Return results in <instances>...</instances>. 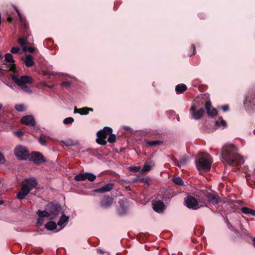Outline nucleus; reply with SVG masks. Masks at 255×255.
Instances as JSON below:
<instances>
[{
    "instance_id": "obj_1",
    "label": "nucleus",
    "mask_w": 255,
    "mask_h": 255,
    "mask_svg": "<svg viewBox=\"0 0 255 255\" xmlns=\"http://www.w3.org/2000/svg\"><path fill=\"white\" fill-rule=\"evenodd\" d=\"M222 156L224 162L230 166H238L244 162L243 158L237 152V148L233 144L223 147Z\"/></svg>"
},
{
    "instance_id": "obj_2",
    "label": "nucleus",
    "mask_w": 255,
    "mask_h": 255,
    "mask_svg": "<svg viewBox=\"0 0 255 255\" xmlns=\"http://www.w3.org/2000/svg\"><path fill=\"white\" fill-rule=\"evenodd\" d=\"M7 70L11 72L10 74L11 79L20 89L26 93H31V90L26 85L27 84L32 83L33 80L31 77L25 75L22 76L20 78H18L15 74L16 70L15 64H12L10 66H8V69Z\"/></svg>"
},
{
    "instance_id": "obj_3",
    "label": "nucleus",
    "mask_w": 255,
    "mask_h": 255,
    "mask_svg": "<svg viewBox=\"0 0 255 255\" xmlns=\"http://www.w3.org/2000/svg\"><path fill=\"white\" fill-rule=\"evenodd\" d=\"M37 181L35 178L25 179L21 182V188L16 194V197L19 200L23 199L31 190L37 185Z\"/></svg>"
},
{
    "instance_id": "obj_4",
    "label": "nucleus",
    "mask_w": 255,
    "mask_h": 255,
    "mask_svg": "<svg viewBox=\"0 0 255 255\" xmlns=\"http://www.w3.org/2000/svg\"><path fill=\"white\" fill-rule=\"evenodd\" d=\"M213 160L208 153H204L199 155L196 160V165L200 172H207L211 169Z\"/></svg>"
},
{
    "instance_id": "obj_5",
    "label": "nucleus",
    "mask_w": 255,
    "mask_h": 255,
    "mask_svg": "<svg viewBox=\"0 0 255 255\" xmlns=\"http://www.w3.org/2000/svg\"><path fill=\"white\" fill-rule=\"evenodd\" d=\"M14 154L20 160H26L30 155L28 148L21 145H17L14 148Z\"/></svg>"
},
{
    "instance_id": "obj_6",
    "label": "nucleus",
    "mask_w": 255,
    "mask_h": 255,
    "mask_svg": "<svg viewBox=\"0 0 255 255\" xmlns=\"http://www.w3.org/2000/svg\"><path fill=\"white\" fill-rule=\"evenodd\" d=\"M113 130L111 128L105 127L103 130H101L97 132V138L96 139V142L102 145H106L107 141L106 139L107 136L112 132Z\"/></svg>"
},
{
    "instance_id": "obj_7",
    "label": "nucleus",
    "mask_w": 255,
    "mask_h": 255,
    "mask_svg": "<svg viewBox=\"0 0 255 255\" xmlns=\"http://www.w3.org/2000/svg\"><path fill=\"white\" fill-rule=\"evenodd\" d=\"M185 205L189 209L192 210H197L200 208L202 205H200L199 202L197 199L194 196L189 195L184 200Z\"/></svg>"
},
{
    "instance_id": "obj_8",
    "label": "nucleus",
    "mask_w": 255,
    "mask_h": 255,
    "mask_svg": "<svg viewBox=\"0 0 255 255\" xmlns=\"http://www.w3.org/2000/svg\"><path fill=\"white\" fill-rule=\"evenodd\" d=\"M46 209L48 211L50 214L51 217L50 219L52 220L58 216L61 211V208L60 206L57 204L50 203L46 205Z\"/></svg>"
},
{
    "instance_id": "obj_9",
    "label": "nucleus",
    "mask_w": 255,
    "mask_h": 255,
    "mask_svg": "<svg viewBox=\"0 0 255 255\" xmlns=\"http://www.w3.org/2000/svg\"><path fill=\"white\" fill-rule=\"evenodd\" d=\"M29 156V161H33L36 165L40 164L45 161L43 154L38 151L31 152Z\"/></svg>"
},
{
    "instance_id": "obj_10",
    "label": "nucleus",
    "mask_w": 255,
    "mask_h": 255,
    "mask_svg": "<svg viewBox=\"0 0 255 255\" xmlns=\"http://www.w3.org/2000/svg\"><path fill=\"white\" fill-rule=\"evenodd\" d=\"M96 178V176L92 173L86 172L80 173L74 177V179L77 181H85L88 180L89 181H94Z\"/></svg>"
},
{
    "instance_id": "obj_11",
    "label": "nucleus",
    "mask_w": 255,
    "mask_h": 255,
    "mask_svg": "<svg viewBox=\"0 0 255 255\" xmlns=\"http://www.w3.org/2000/svg\"><path fill=\"white\" fill-rule=\"evenodd\" d=\"M208 201L213 205H216L219 202L220 197L217 193L206 192L204 194Z\"/></svg>"
},
{
    "instance_id": "obj_12",
    "label": "nucleus",
    "mask_w": 255,
    "mask_h": 255,
    "mask_svg": "<svg viewBox=\"0 0 255 255\" xmlns=\"http://www.w3.org/2000/svg\"><path fill=\"white\" fill-rule=\"evenodd\" d=\"M152 205L154 211L159 213H162L166 208L164 203L160 200L153 201Z\"/></svg>"
},
{
    "instance_id": "obj_13",
    "label": "nucleus",
    "mask_w": 255,
    "mask_h": 255,
    "mask_svg": "<svg viewBox=\"0 0 255 255\" xmlns=\"http://www.w3.org/2000/svg\"><path fill=\"white\" fill-rule=\"evenodd\" d=\"M205 108L208 115L211 117H214L218 114L217 110L213 108L210 101H208L205 103Z\"/></svg>"
},
{
    "instance_id": "obj_14",
    "label": "nucleus",
    "mask_w": 255,
    "mask_h": 255,
    "mask_svg": "<svg viewBox=\"0 0 255 255\" xmlns=\"http://www.w3.org/2000/svg\"><path fill=\"white\" fill-rule=\"evenodd\" d=\"M113 202V199L110 196H104L101 199L100 206L104 208H108L111 206Z\"/></svg>"
},
{
    "instance_id": "obj_15",
    "label": "nucleus",
    "mask_w": 255,
    "mask_h": 255,
    "mask_svg": "<svg viewBox=\"0 0 255 255\" xmlns=\"http://www.w3.org/2000/svg\"><path fill=\"white\" fill-rule=\"evenodd\" d=\"M190 111L193 118L195 120L200 119L205 113V110L203 108L196 110V107L194 106L191 107Z\"/></svg>"
},
{
    "instance_id": "obj_16",
    "label": "nucleus",
    "mask_w": 255,
    "mask_h": 255,
    "mask_svg": "<svg viewBox=\"0 0 255 255\" xmlns=\"http://www.w3.org/2000/svg\"><path fill=\"white\" fill-rule=\"evenodd\" d=\"M21 123L27 126H35L36 122L34 118L31 115H27L22 117Z\"/></svg>"
},
{
    "instance_id": "obj_17",
    "label": "nucleus",
    "mask_w": 255,
    "mask_h": 255,
    "mask_svg": "<svg viewBox=\"0 0 255 255\" xmlns=\"http://www.w3.org/2000/svg\"><path fill=\"white\" fill-rule=\"evenodd\" d=\"M246 107L253 109L255 106V99L253 96H248L244 101Z\"/></svg>"
},
{
    "instance_id": "obj_18",
    "label": "nucleus",
    "mask_w": 255,
    "mask_h": 255,
    "mask_svg": "<svg viewBox=\"0 0 255 255\" xmlns=\"http://www.w3.org/2000/svg\"><path fill=\"white\" fill-rule=\"evenodd\" d=\"M114 184L113 183H108L104 186L101 187L98 189L94 190V192L96 193H105L110 191L114 187Z\"/></svg>"
},
{
    "instance_id": "obj_19",
    "label": "nucleus",
    "mask_w": 255,
    "mask_h": 255,
    "mask_svg": "<svg viewBox=\"0 0 255 255\" xmlns=\"http://www.w3.org/2000/svg\"><path fill=\"white\" fill-rule=\"evenodd\" d=\"M94 110L93 108L88 107H83L82 108L78 109L76 107L74 108V113H79L81 115H88L90 111L93 112Z\"/></svg>"
},
{
    "instance_id": "obj_20",
    "label": "nucleus",
    "mask_w": 255,
    "mask_h": 255,
    "mask_svg": "<svg viewBox=\"0 0 255 255\" xmlns=\"http://www.w3.org/2000/svg\"><path fill=\"white\" fill-rule=\"evenodd\" d=\"M24 63L26 67H30L34 65L33 57L31 55H27L25 57Z\"/></svg>"
},
{
    "instance_id": "obj_21",
    "label": "nucleus",
    "mask_w": 255,
    "mask_h": 255,
    "mask_svg": "<svg viewBox=\"0 0 255 255\" xmlns=\"http://www.w3.org/2000/svg\"><path fill=\"white\" fill-rule=\"evenodd\" d=\"M163 143V141L156 140H152L149 141L147 140L145 141L146 146L147 147L154 146L158 145H161Z\"/></svg>"
},
{
    "instance_id": "obj_22",
    "label": "nucleus",
    "mask_w": 255,
    "mask_h": 255,
    "mask_svg": "<svg viewBox=\"0 0 255 255\" xmlns=\"http://www.w3.org/2000/svg\"><path fill=\"white\" fill-rule=\"evenodd\" d=\"M242 212L246 215L255 216V210L251 208L244 207L242 208Z\"/></svg>"
},
{
    "instance_id": "obj_23",
    "label": "nucleus",
    "mask_w": 255,
    "mask_h": 255,
    "mask_svg": "<svg viewBox=\"0 0 255 255\" xmlns=\"http://www.w3.org/2000/svg\"><path fill=\"white\" fill-rule=\"evenodd\" d=\"M45 228L50 231H53L57 228V225L53 221H49L45 225Z\"/></svg>"
},
{
    "instance_id": "obj_24",
    "label": "nucleus",
    "mask_w": 255,
    "mask_h": 255,
    "mask_svg": "<svg viewBox=\"0 0 255 255\" xmlns=\"http://www.w3.org/2000/svg\"><path fill=\"white\" fill-rule=\"evenodd\" d=\"M187 89L185 84H178L175 87V90L177 93H182Z\"/></svg>"
},
{
    "instance_id": "obj_25",
    "label": "nucleus",
    "mask_w": 255,
    "mask_h": 255,
    "mask_svg": "<svg viewBox=\"0 0 255 255\" xmlns=\"http://www.w3.org/2000/svg\"><path fill=\"white\" fill-rule=\"evenodd\" d=\"M37 214L40 217H50V214L49 212L48 211L44 210V211H41L40 210H38L36 212Z\"/></svg>"
},
{
    "instance_id": "obj_26",
    "label": "nucleus",
    "mask_w": 255,
    "mask_h": 255,
    "mask_svg": "<svg viewBox=\"0 0 255 255\" xmlns=\"http://www.w3.org/2000/svg\"><path fill=\"white\" fill-rule=\"evenodd\" d=\"M23 50L24 52L28 51L29 53L35 52V54H39V51L36 50L34 47L30 46H24L23 48Z\"/></svg>"
},
{
    "instance_id": "obj_27",
    "label": "nucleus",
    "mask_w": 255,
    "mask_h": 255,
    "mask_svg": "<svg viewBox=\"0 0 255 255\" xmlns=\"http://www.w3.org/2000/svg\"><path fill=\"white\" fill-rule=\"evenodd\" d=\"M69 218L65 215L63 214L60 217L59 220L57 222V225L59 226L62 225L64 223L67 222L68 221Z\"/></svg>"
},
{
    "instance_id": "obj_28",
    "label": "nucleus",
    "mask_w": 255,
    "mask_h": 255,
    "mask_svg": "<svg viewBox=\"0 0 255 255\" xmlns=\"http://www.w3.org/2000/svg\"><path fill=\"white\" fill-rule=\"evenodd\" d=\"M173 182L178 185H183L184 182L182 179L179 177H174L172 179Z\"/></svg>"
},
{
    "instance_id": "obj_29",
    "label": "nucleus",
    "mask_w": 255,
    "mask_h": 255,
    "mask_svg": "<svg viewBox=\"0 0 255 255\" xmlns=\"http://www.w3.org/2000/svg\"><path fill=\"white\" fill-rule=\"evenodd\" d=\"M5 60L6 62L13 63L14 60H13V56L10 53H6L5 54Z\"/></svg>"
},
{
    "instance_id": "obj_30",
    "label": "nucleus",
    "mask_w": 255,
    "mask_h": 255,
    "mask_svg": "<svg viewBox=\"0 0 255 255\" xmlns=\"http://www.w3.org/2000/svg\"><path fill=\"white\" fill-rule=\"evenodd\" d=\"M15 109L18 112H23L26 110V107L24 104H16Z\"/></svg>"
},
{
    "instance_id": "obj_31",
    "label": "nucleus",
    "mask_w": 255,
    "mask_h": 255,
    "mask_svg": "<svg viewBox=\"0 0 255 255\" xmlns=\"http://www.w3.org/2000/svg\"><path fill=\"white\" fill-rule=\"evenodd\" d=\"M151 168V166L149 165L148 163H145L143 167L140 171V173L143 174L146 172H147L150 170Z\"/></svg>"
},
{
    "instance_id": "obj_32",
    "label": "nucleus",
    "mask_w": 255,
    "mask_h": 255,
    "mask_svg": "<svg viewBox=\"0 0 255 255\" xmlns=\"http://www.w3.org/2000/svg\"><path fill=\"white\" fill-rule=\"evenodd\" d=\"M220 119H221L220 122H219L218 121H216L215 124V126L217 128H219L221 126H222L224 127H226L227 126V123H226V121H224V120H223L222 118H220Z\"/></svg>"
},
{
    "instance_id": "obj_33",
    "label": "nucleus",
    "mask_w": 255,
    "mask_h": 255,
    "mask_svg": "<svg viewBox=\"0 0 255 255\" xmlns=\"http://www.w3.org/2000/svg\"><path fill=\"white\" fill-rule=\"evenodd\" d=\"M187 161V158L186 156H184L180 159L178 161V166L184 165L186 164Z\"/></svg>"
},
{
    "instance_id": "obj_34",
    "label": "nucleus",
    "mask_w": 255,
    "mask_h": 255,
    "mask_svg": "<svg viewBox=\"0 0 255 255\" xmlns=\"http://www.w3.org/2000/svg\"><path fill=\"white\" fill-rule=\"evenodd\" d=\"M109 136L108 138V141L110 143H114L116 141V136L115 134L111 133L109 134Z\"/></svg>"
},
{
    "instance_id": "obj_35",
    "label": "nucleus",
    "mask_w": 255,
    "mask_h": 255,
    "mask_svg": "<svg viewBox=\"0 0 255 255\" xmlns=\"http://www.w3.org/2000/svg\"><path fill=\"white\" fill-rule=\"evenodd\" d=\"M227 225H228V228L232 230L233 231H234L235 233H236L237 234H240V232L238 230H237L234 226H233L232 224H231V223L228 221H227Z\"/></svg>"
},
{
    "instance_id": "obj_36",
    "label": "nucleus",
    "mask_w": 255,
    "mask_h": 255,
    "mask_svg": "<svg viewBox=\"0 0 255 255\" xmlns=\"http://www.w3.org/2000/svg\"><path fill=\"white\" fill-rule=\"evenodd\" d=\"M74 120L73 118L68 117V118H65L64 120L63 123L65 125H68V124H71L73 123L74 122Z\"/></svg>"
},
{
    "instance_id": "obj_37",
    "label": "nucleus",
    "mask_w": 255,
    "mask_h": 255,
    "mask_svg": "<svg viewBox=\"0 0 255 255\" xmlns=\"http://www.w3.org/2000/svg\"><path fill=\"white\" fill-rule=\"evenodd\" d=\"M18 42L20 45L23 46L26 45L27 42L26 38L20 37L18 39Z\"/></svg>"
},
{
    "instance_id": "obj_38",
    "label": "nucleus",
    "mask_w": 255,
    "mask_h": 255,
    "mask_svg": "<svg viewBox=\"0 0 255 255\" xmlns=\"http://www.w3.org/2000/svg\"><path fill=\"white\" fill-rule=\"evenodd\" d=\"M126 212V208L125 206H121L118 210V213L120 215H124Z\"/></svg>"
},
{
    "instance_id": "obj_39",
    "label": "nucleus",
    "mask_w": 255,
    "mask_h": 255,
    "mask_svg": "<svg viewBox=\"0 0 255 255\" xmlns=\"http://www.w3.org/2000/svg\"><path fill=\"white\" fill-rule=\"evenodd\" d=\"M139 166H130L128 167V169L130 171L132 172H137L140 170Z\"/></svg>"
},
{
    "instance_id": "obj_40",
    "label": "nucleus",
    "mask_w": 255,
    "mask_h": 255,
    "mask_svg": "<svg viewBox=\"0 0 255 255\" xmlns=\"http://www.w3.org/2000/svg\"><path fill=\"white\" fill-rule=\"evenodd\" d=\"M61 86L63 87H65L66 89H69L71 87V83L69 81H63L61 83Z\"/></svg>"
},
{
    "instance_id": "obj_41",
    "label": "nucleus",
    "mask_w": 255,
    "mask_h": 255,
    "mask_svg": "<svg viewBox=\"0 0 255 255\" xmlns=\"http://www.w3.org/2000/svg\"><path fill=\"white\" fill-rule=\"evenodd\" d=\"M20 49L18 47H13L10 50V52L13 54L18 53Z\"/></svg>"
},
{
    "instance_id": "obj_42",
    "label": "nucleus",
    "mask_w": 255,
    "mask_h": 255,
    "mask_svg": "<svg viewBox=\"0 0 255 255\" xmlns=\"http://www.w3.org/2000/svg\"><path fill=\"white\" fill-rule=\"evenodd\" d=\"M136 181H139L140 182H142V183H146L147 184H149V183H148L149 180H148V179H147V178H138L137 180H136Z\"/></svg>"
},
{
    "instance_id": "obj_43",
    "label": "nucleus",
    "mask_w": 255,
    "mask_h": 255,
    "mask_svg": "<svg viewBox=\"0 0 255 255\" xmlns=\"http://www.w3.org/2000/svg\"><path fill=\"white\" fill-rule=\"evenodd\" d=\"M38 141L42 145H45L46 144V141L41 136L38 138Z\"/></svg>"
},
{
    "instance_id": "obj_44",
    "label": "nucleus",
    "mask_w": 255,
    "mask_h": 255,
    "mask_svg": "<svg viewBox=\"0 0 255 255\" xmlns=\"http://www.w3.org/2000/svg\"><path fill=\"white\" fill-rule=\"evenodd\" d=\"M3 58V56L2 55H1V54H0V59H2ZM11 65H8L7 66V69H2V68H1L0 67V76L3 73V71H8L7 70L8 69V66H10Z\"/></svg>"
},
{
    "instance_id": "obj_45",
    "label": "nucleus",
    "mask_w": 255,
    "mask_h": 255,
    "mask_svg": "<svg viewBox=\"0 0 255 255\" xmlns=\"http://www.w3.org/2000/svg\"><path fill=\"white\" fill-rule=\"evenodd\" d=\"M190 49L192 51V53L191 54H189V56H191L193 55H195L196 54V49L194 44L191 45Z\"/></svg>"
},
{
    "instance_id": "obj_46",
    "label": "nucleus",
    "mask_w": 255,
    "mask_h": 255,
    "mask_svg": "<svg viewBox=\"0 0 255 255\" xmlns=\"http://www.w3.org/2000/svg\"><path fill=\"white\" fill-rule=\"evenodd\" d=\"M161 198L163 200L167 201L170 200V199L171 198V196H170L169 195H165L162 196Z\"/></svg>"
},
{
    "instance_id": "obj_47",
    "label": "nucleus",
    "mask_w": 255,
    "mask_h": 255,
    "mask_svg": "<svg viewBox=\"0 0 255 255\" xmlns=\"http://www.w3.org/2000/svg\"><path fill=\"white\" fill-rule=\"evenodd\" d=\"M5 161V160L3 155L0 152V164H3Z\"/></svg>"
},
{
    "instance_id": "obj_48",
    "label": "nucleus",
    "mask_w": 255,
    "mask_h": 255,
    "mask_svg": "<svg viewBox=\"0 0 255 255\" xmlns=\"http://www.w3.org/2000/svg\"><path fill=\"white\" fill-rule=\"evenodd\" d=\"M15 134L18 137H20L22 135H23V132L22 131H20V130H19V131H17L16 132H15Z\"/></svg>"
},
{
    "instance_id": "obj_49",
    "label": "nucleus",
    "mask_w": 255,
    "mask_h": 255,
    "mask_svg": "<svg viewBox=\"0 0 255 255\" xmlns=\"http://www.w3.org/2000/svg\"><path fill=\"white\" fill-rule=\"evenodd\" d=\"M222 109L223 111L226 112L229 110V107L227 105H225L222 107Z\"/></svg>"
},
{
    "instance_id": "obj_50",
    "label": "nucleus",
    "mask_w": 255,
    "mask_h": 255,
    "mask_svg": "<svg viewBox=\"0 0 255 255\" xmlns=\"http://www.w3.org/2000/svg\"><path fill=\"white\" fill-rule=\"evenodd\" d=\"M43 75L44 76L51 75H53V74H50V73L49 72L45 71H43Z\"/></svg>"
},
{
    "instance_id": "obj_51",
    "label": "nucleus",
    "mask_w": 255,
    "mask_h": 255,
    "mask_svg": "<svg viewBox=\"0 0 255 255\" xmlns=\"http://www.w3.org/2000/svg\"><path fill=\"white\" fill-rule=\"evenodd\" d=\"M62 142L66 146H70L71 144L67 141H62Z\"/></svg>"
},
{
    "instance_id": "obj_52",
    "label": "nucleus",
    "mask_w": 255,
    "mask_h": 255,
    "mask_svg": "<svg viewBox=\"0 0 255 255\" xmlns=\"http://www.w3.org/2000/svg\"><path fill=\"white\" fill-rule=\"evenodd\" d=\"M46 42H47V43H51V44H52V43H53V40H52L51 38H48V39H47L46 40Z\"/></svg>"
},
{
    "instance_id": "obj_53",
    "label": "nucleus",
    "mask_w": 255,
    "mask_h": 255,
    "mask_svg": "<svg viewBox=\"0 0 255 255\" xmlns=\"http://www.w3.org/2000/svg\"><path fill=\"white\" fill-rule=\"evenodd\" d=\"M7 21L9 22H11V21H12V17L11 16H8L7 18Z\"/></svg>"
},
{
    "instance_id": "obj_54",
    "label": "nucleus",
    "mask_w": 255,
    "mask_h": 255,
    "mask_svg": "<svg viewBox=\"0 0 255 255\" xmlns=\"http://www.w3.org/2000/svg\"><path fill=\"white\" fill-rule=\"evenodd\" d=\"M14 8L17 14H19V13H20V11H19V9H18V8L16 6H14Z\"/></svg>"
},
{
    "instance_id": "obj_55",
    "label": "nucleus",
    "mask_w": 255,
    "mask_h": 255,
    "mask_svg": "<svg viewBox=\"0 0 255 255\" xmlns=\"http://www.w3.org/2000/svg\"><path fill=\"white\" fill-rule=\"evenodd\" d=\"M153 135H154V137L156 138H158L160 136V134L158 133H153Z\"/></svg>"
},
{
    "instance_id": "obj_56",
    "label": "nucleus",
    "mask_w": 255,
    "mask_h": 255,
    "mask_svg": "<svg viewBox=\"0 0 255 255\" xmlns=\"http://www.w3.org/2000/svg\"><path fill=\"white\" fill-rule=\"evenodd\" d=\"M18 17H19V18L21 20L22 19V15L20 13H19V14H17Z\"/></svg>"
},
{
    "instance_id": "obj_57",
    "label": "nucleus",
    "mask_w": 255,
    "mask_h": 255,
    "mask_svg": "<svg viewBox=\"0 0 255 255\" xmlns=\"http://www.w3.org/2000/svg\"><path fill=\"white\" fill-rule=\"evenodd\" d=\"M199 15L200 18H204V15L203 14H201H201H199Z\"/></svg>"
},
{
    "instance_id": "obj_58",
    "label": "nucleus",
    "mask_w": 255,
    "mask_h": 255,
    "mask_svg": "<svg viewBox=\"0 0 255 255\" xmlns=\"http://www.w3.org/2000/svg\"><path fill=\"white\" fill-rule=\"evenodd\" d=\"M253 242L254 246L255 247V238H254L253 239Z\"/></svg>"
},
{
    "instance_id": "obj_59",
    "label": "nucleus",
    "mask_w": 255,
    "mask_h": 255,
    "mask_svg": "<svg viewBox=\"0 0 255 255\" xmlns=\"http://www.w3.org/2000/svg\"><path fill=\"white\" fill-rule=\"evenodd\" d=\"M4 203V201L2 200H0V205H2Z\"/></svg>"
},
{
    "instance_id": "obj_60",
    "label": "nucleus",
    "mask_w": 255,
    "mask_h": 255,
    "mask_svg": "<svg viewBox=\"0 0 255 255\" xmlns=\"http://www.w3.org/2000/svg\"><path fill=\"white\" fill-rule=\"evenodd\" d=\"M99 250V253H100L101 254H103V252L101 250Z\"/></svg>"
},
{
    "instance_id": "obj_61",
    "label": "nucleus",
    "mask_w": 255,
    "mask_h": 255,
    "mask_svg": "<svg viewBox=\"0 0 255 255\" xmlns=\"http://www.w3.org/2000/svg\"><path fill=\"white\" fill-rule=\"evenodd\" d=\"M2 105L1 104H0V110L2 108Z\"/></svg>"
},
{
    "instance_id": "obj_62",
    "label": "nucleus",
    "mask_w": 255,
    "mask_h": 255,
    "mask_svg": "<svg viewBox=\"0 0 255 255\" xmlns=\"http://www.w3.org/2000/svg\"><path fill=\"white\" fill-rule=\"evenodd\" d=\"M202 203H204L205 206H207V205H206V203H205L204 202H202Z\"/></svg>"
},
{
    "instance_id": "obj_63",
    "label": "nucleus",
    "mask_w": 255,
    "mask_h": 255,
    "mask_svg": "<svg viewBox=\"0 0 255 255\" xmlns=\"http://www.w3.org/2000/svg\"><path fill=\"white\" fill-rule=\"evenodd\" d=\"M41 252H39V253H36V254H40L41 253Z\"/></svg>"
},
{
    "instance_id": "obj_64",
    "label": "nucleus",
    "mask_w": 255,
    "mask_h": 255,
    "mask_svg": "<svg viewBox=\"0 0 255 255\" xmlns=\"http://www.w3.org/2000/svg\"><path fill=\"white\" fill-rule=\"evenodd\" d=\"M254 133L255 134V129L254 130Z\"/></svg>"
}]
</instances>
